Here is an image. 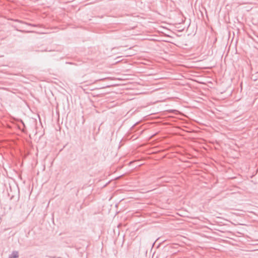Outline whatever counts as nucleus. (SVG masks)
I'll use <instances>...</instances> for the list:
<instances>
[{
  "instance_id": "obj_1",
  "label": "nucleus",
  "mask_w": 258,
  "mask_h": 258,
  "mask_svg": "<svg viewBox=\"0 0 258 258\" xmlns=\"http://www.w3.org/2000/svg\"><path fill=\"white\" fill-rule=\"evenodd\" d=\"M19 256L18 252L17 251H14L9 255V258H17Z\"/></svg>"
},
{
  "instance_id": "obj_2",
  "label": "nucleus",
  "mask_w": 258,
  "mask_h": 258,
  "mask_svg": "<svg viewBox=\"0 0 258 258\" xmlns=\"http://www.w3.org/2000/svg\"><path fill=\"white\" fill-rule=\"evenodd\" d=\"M29 25L33 26H36V25H33V24H29Z\"/></svg>"
}]
</instances>
